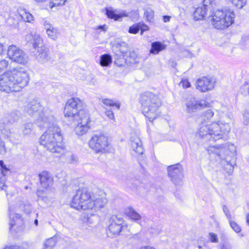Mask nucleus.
Returning <instances> with one entry per match:
<instances>
[{"instance_id": "nucleus-1", "label": "nucleus", "mask_w": 249, "mask_h": 249, "mask_svg": "<svg viewBox=\"0 0 249 249\" xmlns=\"http://www.w3.org/2000/svg\"><path fill=\"white\" fill-rule=\"evenodd\" d=\"M53 122L48 127V129L41 136L40 143L48 151L52 153H65V148L62 144L63 137L60 128Z\"/></svg>"}, {"instance_id": "nucleus-2", "label": "nucleus", "mask_w": 249, "mask_h": 249, "mask_svg": "<svg viewBox=\"0 0 249 249\" xmlns=\"http://www.w3.org/2000/svg\"><path fill=\"white\" fill-rule=\"evenodd\" d=\"M53 122L48 127V129L41 136L40 143L48 151L52 153H65V148L62 144L63 137L60 128Z\"/></svg>"}, {"instance_id": "nucleus-3", "label": "nucleus", "mask_w": 249, "mask_h": 249, "mask_svg": "<svg viewBox=\"0 0 249 249\" xmlns=\"http://www.w3.org/2000/svg\"><path fill=\"white\" fill-rule=\"evenodd\" d=\"M24 111L31 117L37 118L36 123L40 127H48L55 122L51 110L42 107L36 100H32L25 105Z\"/></svg>"}, {"instance_id": "nucleus-4", "label": "nucleus", "mask_w": 249, "mask_h": 249, "mask_svg": "<svg viewBox=\"0 0 249 249\" xmlns=\"http://www.w3.org/2000/svg\"><path fill=\"white\" fill-rule=\"evenodd\" d=\"M226 121L221 120L213 122L210 124H202L198 130V134L200 137L212 138L214 141L222 138L224 134L227 133L231 130L230 124L231 119L228 116L226 117Z\"/></svg>"}, {"instance_id": "nucleus-5", "label": "nucleus", "mask_w": 249, "mask_h": 249, "mask_svg": "<svg viewBox=\"0 0 249 249\" xmlns=\"http://www.w3.org/2000/svg\"><path fill=\"white\" fill-rule=\"evenodd\" d=\"M143 115L150 122L159 115V108L161 103L158 96L151 92L142 93L140 99Z\"/></svg>"}, {"instance_id": "nucleus-6", "label": "nucleus", "mask_w": 249, "mask_h": 249, "mask_svg": "<svg viewBox=\"0 0 249 249\" xmlns=\"http://www.w3.org/2000/svg\"><path fill=\"white\" fill-rule=\"evenodd\" d=\"M211 17L210 21L213 27L222 30L229 27L234 22L235 14L229 8L216 9L212 12Z\"/></svg>"}, {"instance_id": "nucleus-7", "label": "nucleus", "mask_w": 249, "mask_h": 249, "mask_svg": "<svg viewBox=\"0 0 249 249\" xmlns=\"http://www.w3.org/2000/svg\"><path fill=\"white\" fill-rule=\"evenodd\" d=\"M71 205L78 210H91L95 207L94 197L87 189H79L73 196Z\"/></svg>"}, {"instance_id": "nucleus-8", "label": "nucleus", "mask_w": 249, "mask_h": 249, "mask_svg": "<svg viewBox=\"0 0 249 249\" xmlns=\"http://www.w3.org/2000/svg\"><path fill=\"white\" fill-rule=\"evenodd\" d=\"M82 106V102L79 98H72L69 99L64 108V116L70 121L78 120V118L82 116L80 112L86 111L81 109Z\"/></svg>"}, {"instance_id": "nucleus-9", "label": "nucleus", "mask_w": 249, "mask_h": 249, "mask_svg": "<svg viewBox=\"0 0 249 249\" xmlns=\"http://www.w3.org/2000/svg\"><path fill=\"white\" fill-rule=\"evenodd\" d=\"M9 71L10 72L11 76L13 77L12 80L17 92L28 85L29 81V76L27 71L24 68L18 67Z\"/></svg>"}, {"instance_id": "nucleus-10", "label": "nucleus", "mask_w": 249, "mask_h": 249, "mask_svg": "<svg viewBox=\"0 0 249 249\" xmlns=\"http://www.w3.org/2000/svg\"><path fill=\"white\" fill-rule=\"evenodd\" d=\"M89 147L96 153H105L108 151V139L103 134H94L89 141Z\"/></svg>"}, {"instance_id": "nucleus-11", "label": "nucleus", "mask_w": 249, "mask_h": 249, "mask_svg": "<svg viewBox=\"0 0 249 249\" xmlns=\"http://www.w3.org/2000/svg\"><path fill=\"white\" fill-rule=\"evenodd\" d=\"M7 55L12 61L25 65L28 61V56L22 50L15 45H10L7 50Z\"/></svg>"}, {"instance_id": "nucleus-12", "label": "nucleus", "mask_w": 249, "mask_h": 249, "mask_svg": "<svg viewBox=\"0 0 249 249\" xmlns=\"http://www.w3.org/2000/svg\"><path fill=\"white\" fill-rule=\"evenodd\" d=\"M82 115L78 118L79 120H75L77 122V124L75 127V132L78 136H83L86 134L90 128L91 123L89 114L86 111H81Z\"/></svg>"}, {"instance_id": "nucleus-13", "label": "nucleus", "mask_w": 249, "mask_h": 249, "mask_svg": "<svg viewBox=\"0 0 249 249\" xmlns=\"http://www.w3.org/2000/svg\"><path fill=\"white\" fill-rule=\"evenodd\" d=\"M14 208L9 206L10 231L12 233H18L23 230V221L20 214L14 213Z\"/></svg>"}, {"instance_id": "nucleus-14", "label": "nucleus", "mask_w": 249, "mask_h": 249, "mask_svg": "<svg viewBox=\"0 0 249 249\" xmlns=\"http://www.w3.org/2000/svg\"><path fill=\"white\" fill-rule=\"evenodd\" d=\"M169 177L175 185H179L182 183L184 178L183 170L179 163L169 166L167 167Z\"/></svg>"}, {"instance_id": "nucleus-15", "label": "nucleus", "mask_w": 249, "mask_h": 249, "mask_svg": "<svg viewBox=\"0 0 249 249\" xmlns=\"http://www.w3.org/2000/svg\"><path fill=\"white\" fill-rule=\"evenodd\" d=\"M109 223L108 231L114 235H119L121 231L127 227L124 225L123 218L116 215H113L110 218Z\"/></svg>"}, {"instance_id": "nucleus-16", "label": "nucleus", "mask_w": 249, "mask_h": 249, "mask_svg": "<svg viewBox=\"0 0 249 249\" xmlns=\"http://www.w3.org/2000/svg\"><path fill=\"white\" fill-rule=\"evenodd\" d=\"M209 106L210 104L205 100H196L194 97L188 98L186 103V111L191 113Z\"/></svg>"}, {"instance_id": "nucleus-17", "label": "nucleus", "mask_w": 249, "mask_h": 249, "mask_svg": "<svg viewBox=\"0 0 249 249\" xmlns=\"http://www.w3.org/2000/svg\"><path fill=\"white\" fill-rule=\"evenodd\" d=\"M12 78L9 71L0 76V90L7 93L17 92Z\"/></svg>"}, {"instance_id": "nucleus-18", "label": "nucleus", "mask_w": 249, "mask_h": 249, "mask_svg": "<svg viewBox=\"0 0 249 249\" xmlns=\"http://www.w3.org/2000/svg\"><path fill=\"white\" fill-rule=\"evenodd\" d=\"M215 83L214 78L204 76L196 81V86L198 90L205 92L213 89Z\"/></svg>"}, {"instance_id": "nucleus-19", "label": "nucleus", "mask_w": 249, "mask_h": 249, "mask_svg": "<svg viewBox=\"0 0 249 249\" xmlns=\"http://www.w3.org/2000/svg\"><path fill=\"white\" fill-rule=\"evenodd\" d=\"M112 49L117 55L125 54L128 51L127 44L120 39H116L112 43Z\"/></svg>"}, {"instance_id": "nucleus-20", "label": "nucleus", "mask_w": 249, "mask_h": 249, "mask_svg": "<svg viewBox=\"0 0 249 249\" xmlns=\"http://www.w3.org/2000/svg\"><path fill=\"white\" fill-rule=\"evenodd\" d=\"M34 55L36 59L41 63H45L50 59L49 51L45 46L35 50Z\"/></svg>"}, {"instance_id": "nucleus-21", "label": "nucleus", "mask_w": 249, "mask_h": 249, "mask_svg": "<svg viewBox=\"0 0 249 249\" xmlns=\"http://www.w3.org/2000/svg\"><path fill=\"white\" fill-rule=\"evenodd\" d=\"M18 119V115L15 112L4 116L0 121V130L2 133H4L5 127L12 124Z\"/></svg>"}, {"instance_id": "nucleus-22", "label": "nucleus", "mask_w": 249, "mask_h": 249, "mask_svg": "<svg viewBox=\"0 0 249 249\" xmlns=\"http://www.w3.org/2000/svg\"><path fill=\"white\" fill-rule=\"evenodd\" d=\"M41 186L48 189L51 187L53 183V179L52 175L48 171H43L38 175Z\"/></svg>"}, {"instance_id": "nucleus-23", "label": "nucleus", "mask_w": 249, "mask_h": 249, "mask_svg": "<svg viewBox=\"0 0 249 249\" xmlns=\"http://www.w3.org/2000/svg\"><path fill=\"white\" fill-rule=\"evenodd\" d=\"M130 144L133 150L138 155L143 154L144 148L140 138L136 136H132L130 138Z\"/></svg>"}, {"instance_id": "nucleus-24", "label": "nucleus", "mask_w": 249, "mask_h": 249, "mask_svg": "<svg viewBox=\"0 0 249 249\" xmlns=\"http://www.w3.org/2000/svg\"><path fill=\"white\" fill-rule=\"evenodd\" d=\"M37 194L39 200L44 201L47 205H50L53 201L54 195L52 191L38 190Z\"/></svg>"}, {"instance_id": "nucleus-25", "label": "nucleus", "mask_w": 249, "mask_h": 249, "mask_svg": "<svg viewBox=\"0 0 249 249\" xmlns=\"http://www.w3.org/2000/svg\"><path fill=\"white\" fill-rule=\"evenodd\" d=\"M43 25L48 36L53 40H56L58 37V30L50 21L46 20L43 21Z\"/></svg>"}, {"instance_id": "nucleus-26", "label": "nucleus", "mask_w": 249, "mask_h": 249, "mask_svg": "<svg viewBox=\"0 0 249 249\" xmlns=\"http://www.w3.org/2000/svg\"><path fill=\"white\" fill-rule=\"evenodd\" d=\"M106 15L107 17L115 21L119 20L123 17H127L128 15L124 11L118 12L116 10H113L111 9L106 8Z\"/></svg>"}, {"instance_id": "nucleus-27", "label": "nucleus", "mask_w": 249, "mask_h": 249, "mask_svg": "<svg viewBox=\"0 0 249 249\" xmlns=\"http://www.w3.org/2000/svg\"><path fill=\"white\" fill-rule=\"evenodd\" d=\"M125 213L132 220L138 223L142 219L141 215L138 213L132 207H128L125 210Z\"/></svg>"}, {"instance_id": "nucleus-28", "label": "nucleus", "mask_w": 249, "mask_h": 249, "mask_svg": "<svg viewBox=\"0 0 249 249\" xmlns=\"http://www.w3.org/2000/svg\"><path fill=\"white\" fill-rule=\"evenodd\" d=\"M207 9L204 6H200L196 8L194 13V18L195 20H200L204 19L206 15Z\"/></svg>"}, {"instance_id": "nucleus-29", "label": "nucleus", "mask_w": 249, "mask_h": 249, "mask_svg": "<svg viewBox=\"0 0 249 249\" xmlns=\"http://www.w3.org/2000/svg\"><path fill=\"white\" fill-rule=\"evenodd\" d=\"M165 48L166 45L163 43L158 41L154 42L151 44L150 53L153 54H157L160 51L164 50Z\"/></svg>"}, {"instance_id": "nucleus-30", "label": "nucleus", "mask_w": 249, "mask_h": 249, "mask_svg": "<svg viewBox=\"0 0 249 249\" xmlns=\"http://www.w3.org/2000/svg\"><path fill=\"white\" fill-rule=\"evenodd\" d=\"M19 14L22 19L25 22H32L34 20L33 16L25 10H21Z\"/></svg>"}, {"instance_id": "nucleus-31", "label": "nucleus", "mask_w": 249, "mask_h": 249, "mask_svg": "<svg viewBox=\"0 0 249 249\" xmlns=\"http://www.w3.org/2000/svg\"><path fill=\"white\" fill-rule=\"evenodd\" d=\"M112 62L111 55L105 54L100 56V64L102 66L106 67L109 66Z\"/></svg>"}, {"instance_id": "nucleus-32", "label": "nucleus", "mask_w": 249, "mask_h": 249, "mask_svg": "<svg viewBox=\"0 0 249 249\" xmlns=\"http://www.w3.org/2000/svg\"><path fill=\"white\" fill-rule=\"evenodd\" d=\"M32 44L33 47L35 49V50H37L38 48L40 49V47H44L45 46L43 45V40L41 37L39 35H35L34 36V39L33 40Z\"/></svg>"}, {"instance_id": "nucleus-33", "label": "nucleus", "mask_w": 249, "mask_h": 249, "mask_svg": "<svg viewBox=\"0 0 249 249\" xmlns=\"http://www.w3.org/2000/svg\"><path fill=\"white\" fill-rule=\"evenodd\" d=\"M56 243V238H49L45 241L43 249H52L55 246Z\"/></svg>"}, {"instance_id": "nucleus-34", "label": "nucleus", "mask_w": 249, "mask_h": 249, "mask_svg": "<svg viewBox=\"0 0 249 249\" xmlns=\"http://www.w3.org/2000/svg\"><path fill=\"white\" fill-rule=\"evenodd\" d=\"M239 92L245 96H248L249 92V83L245 81L240 87Z\"/></svg>"}, {"instance_id": "nucleus-35", "label": "nucleus", "mask_w": 249, "mask_h": 249, "mask_svg": "<svg viewBox=\"0 0 249 249\" xmlns=\"http://www.w3.org/2000/svg\"><path fill=\"white\" fill-rule=\"evenodd\" d=\"M67 160L68 163L71 164H76L78 161V158L77 156L71 152H67Z\"/></svg>"}, {"instance_id": "nucleus-36", "label": "nucleus", "mask_w": 249, "mask_h": 249, "mask_svg": "<svg viewBox=\"0 0 249 249\" xmlns=\"http://www.w3.org/2000/svg\"><path fill=\"white\" fill-rule=\"evenodd\" d=\"M95 203L94 208H103L105 204L107 203V199L106 198L102 197L96 199L94 198Z\"/></svg>"}, {"instance_id": "nucleus-37", "label": "nucleus", "mask_w": 249, "mask_h": 249, "mask_svg": "<svg viewBox=\"0 0 249 249\" xmlns=\"http://www.w3.org/2000/svg\"><path fill=\"white\" fill-rule=\"evenodd\" d=\"M33 129V124L32 123H26L23 125L22 132L24 135L29 134Z\"/></svg>"}, {"instance_id": "nucleus-38", "label": "nucleus", "mask_w": 249, "mask_h": 249, "mask_svg": "<svg viewBox=\"0 0 249 249\" xmlns=\"http://www.w3.org/2000/svg\"><path fill=\"white\" fill-rule=\"evenodd\" d=\"M230 1L235 7L241 9L245 5H246L247 0H229Z\"/></svg>"}, {"instance_id": "nucleus-39", "label": "nucleus", "mask_w": 249, "mask_h": 249, "mask_svg": "<svg viewBox=\"0 0 249 249\" xmlns=\"http://www.w3.org/2000/svg\"><path fill=\"white\" fill-rule=\"evenodd\" d=\"M102 103L107 106L114 107L115 106L118 109L120 107L119 104L115 103L113 100L108 99H104L102 100Z\"/></svg>"}, {"instance_id": "nucleus-40", "label": "nucleus", "mask_w": 249, "mask_h": 249, "mask_svg": "<svg viewBox=\"0 0 249 249\" xmlns=\"http://www.w3.org/2000/svg\"><path fill=\"white\" fill-rule=\"evenodd\" d=\"M230 225L232 230L236 232L239 233L241 231V227L232 219L229 221Z\"/></svg>"}, {"instance_id": "nucleus-41", "label": "nucleus", "mask_w": 249, "mask_h": 249, "mask_svg": "<svg viewBox=\"0 0 249 249\" xmlns=\"http://www.w3.org/2000/svg\"><path fill=\"white\" fill-rule=\"evenodd\" d=\"M144 16L147 20L151 21L154 17V11L151 9L147 8L144 11Z\"/></svg>"}, {"instance_id": "nucleus-42", "label": "nucleus", "mask_w": 249, "mask_h": 249, "mask_svg": "<svg viewBox=\"0 0 249 249\" xmlns=\"http://www.w3.org/2000/svg\"><path fill=\"white\" fill-rule=\"evenodd\" d=\"M208 238L210 241L212 243H217L218 242V238L216 234L213 232H210L208 234Z\"/></svg>"}, {"instance_id": "nucleus-43", "label": "nucleus", "mask_w": 249, "mask_h": 249, "mask_svg": "<svg viewBox=\"0 0 249 249\" xmlns=\"http://www.w3.org/2000/svg\"><path fill=\"white\" fill-rule=\"evenodd\" d=\"M139 183V181L134 178L128 179L126 183L130 187L135 188Z\"/></svg>"}, {"instance_id": "nucleus-44", "label": "nucleus", "mask_w": 249, "mask_h": 249, "mask_svg": "<svg viewBox=\"0 0 249 249\" xmlns=\"http://www.w3.org/2000/svg\"><path fill=\"white\" fill-rule=\"evenodd\" d=\"M223 211L229 221L232 219L230 210L226 205H223Z\"/></svg>"}, {"instance_id": "nucleus-45", "label": "nucleus", "mask_w": 249, "mask_h": 249, "mask_svg": "<svg viewBox=\"0 0 249 249\" xmlns=\"http://www.w3.org/2000/svg\"><path fill=\"white\" fill-rule=\"evenodd\" d=\"M140 27L138 25H133L129 27L128 32L130 34H136L139 32Z\"/></svg>"}, {"instance_id": "nucleus-46", "label": "nucleus", "mask_w": 249, "mask_h": 249, "mask_svg": "<svg viewBox=\"0 0 249 249\" xmlns=\"http://www.w3.org/2000/svg\"><path fill=\"white\" fill-rule=\"evenodd\" d=\"M8 64V60L3 59L0 61V73L7 67Z\"/></svg>"}, {"instance_id": "nucleus-47", "label": "nucleus", "mask_w": 249, "mask_h": 249, "mask_svg": "<svg viewBox=\"0 0 249 249\" xmlns=\"http://www.w3.org/2000/svg\"><path fill=\"white\" fill-rule=\"evenodd\" d=\"M214 112L212 109H208L204 113V117L208 120H210L213 116Z\"/></svg>"}, {"instance_id": "nucleus-48", "label": "nucleus", "mask_w": 249, "mask_h": 249, "mask_svg": "<svg viewBox=\"0 0 249 249\" xmlns=\"http://www.w3.org/2000/svg\"><path fill=\"white\" fill-rule=\"evenodd\" d=\"M66 0H52V7L54 6H57L63 5L65 4Z\"/></svg>"}, {"instance_id": "nucleus-49", "label": "nucleus", "mask_w": 249, "mask_h": 249, "mask_svg": "<svg viewBox=\"0 0 249 249\" xmlns=\"http://www.w3.org/2000/svg\"><path fill=\"white\" fill-rule=\"evenodd\" d=\"M249 123V111H245L243 114V124L248 125Z\"/></svg>"}, {"instance_id": "nucleus-50", "label": "nucleus", "mask_w": 249, "mask_h": 249, "mask_svg": "<svg viewBox=\"0 0 249 249\" xmlns=\"http://www.w3.org/2000/svg\"><path fill=\"white\" fill-rule=\"evenodd\" d=\"M202 3L203 4L201 6H204L207 9V7L209 6L210 5H213V3H214V0H203Z\"/></svg>"}, {"instance_id": "nucleus-51", "label": "nucleus", "mask_w": 249, "mask_h": 249, "mask_svg": "<svg viewBox=\"0 0 249 249\" xmlns=\"http://www.w3.org/2000/svg\"><path fill=\"white\" fill-rule=\"evenodd\" d=\"M22 209L25 213H30L32 209L30 204H26L23 205Z\"/></svg>"}, {"instance_id": "nucleus-52", "label": "nucleus", "mask_w": 249, "mask_h": 249, "mask_svg": "<svg viewBox=\"0 0 249 249\" xmlns=\"http://www.w3.org/2000/svg\"><path fill=\"white\" fill-rule=\"evenodd\" d=\"M0 172L2 173V176L5 177L9 172V169L5 164H4L3 166L0 167Z\"/></svg>"}, {"instance_id": "nucleus-53", "label": "nucleus", "mask_w": 249, "mask_h": 249, "mask_svg": "<svg viewBox=\"0 0 249 249\" xmlns=\"http://www.w3.org/2000/svg\"><path fill=\"white\" fill-rule=\"evenodd\" d=\"M5 187V177L2 176V173L0 172V188L1 190H4Z\"/></svg>"}, {"instance_id": "nucleus-54", "label": "nucleus", "mask_w": 249, "mask_h": 249, "mask_svg": "<svg viewBox=\"0 0 249 249\" xmlns=\"http://www.w3.org/2000/svg\"><path fill=\"white\" fill-rule=\"evenodd\" d=\"M36 34H33L32 33L28 34L25 37V39L27 42L32 43L34 39V36Z\"/></svg>"}, {"instance_id": "nucleus-55", "label": "nucleus", "mask_w": 249, "mask_h": 249, "mask_svg": "<svg viewBox=\"0 0 249 249\" xmlns=\"http://www.w3.org/2000/svg\"><path fill=\"white\" fill-rule=\"evenodd\" d=\"M180 85H181L184 88H187L190 87L191 85L189 82L186 79L182 80L180 83Z\"/></svg>"}, {"instance_id": "nucleus-56", "label": "nucleus", "mask_w": 249, "mask_h": 249, "mask_svg": "<svg viewBox=\"0 0 249 249\" xmlns=\"http://www.w3.org/2000/svg\"><path fill=\"white\" fill-rule=\"evenodd\" d=\"M81 220L84 223L87 224L90 220V216H89L88 214H84L81 217Z\"/></svg>"}, {"instance_id": "nucleus-57", "label": "nucleus", "mask_w": 249, "mask_h": 249, "mask_svg": "<svg viewBox=\"0 0 249 249\" xmlns=\"http://www.w3.org/2000/svg\"><path fill=\"white\" fill-rule=\"evenodd\" d=\"M106 115L107 116L110 120H114V114L113 112L111 110H107L106 112Z\"/></svg>"}, {"instance_id": "nucleus-58", "label": "nucleus", "mask_w": 249, "mask_h": 249, "mask_svg": "<svg viewBox=\"0 0 249 249\" xmlns=\"http://www.w3.org/2000/svg\"><path fill=\"white\" fill-rule=\"evenodd\" d=\"M208 151L209 152L214 153L216 154L219 155L218 152V149L216 148L215 146H210L208 148Z\"/></svg>"}, {"instance_id": "nucleus-59", "label": "nucleus", "mask_w": 249, "mask_h": 249, "mask_svg": "<svg viewBox=\"0 0 249 249\" xmlns=\"http://www.w3.org/2000/svg\"><path fill=\"white\" fill-rule=\"evenodd\" d=\"M151 232L153 234H159L160 232V229L159 227L156 228H151Z\"/></svg>"}, {"instance_id": "nucleus-60", "label": "nucleus", "mask_w": 249, "mask_h": 249, "mask_svg": "<svg viewBox=\"0 0 249 249\" xmlns=\"http://www.w3.org/2000/svg\"><path fill=\"white\" fill-rule=\"evenodd\" d=\"M9 16V14L7 12L4 11L3 10L0 8V16L3 17L4 18H6L7 17Z\"/></svg>"}, {"instance_id": "nucleus-61", "label": "nucleus", "mask_w": 249, "mask_h": 249, "mask_svg": "<svg viewBox=\"0 0 249 249\" xmlns=\"http://www.w3.org/2000/svg\"><path fill=\"white\" fill-rule=\"evenodd\" d=\"M4 249H21V248L18 246H12L10 247H6Z\"/></svg>"}, {"instance_id": "nucleus-62", "label": "nucleus", "mask_w": 249, "mask_h": 249, "mask_svg": "<svg viewBox=\"0 0 249 249\" xmlns=\"http://www.w3.org/2000/svg\"><path fill=\"white\" fill-rule=\"evenodd\" d=\"M106 29L107 27L106 25L99 26L96 28V29H100L104 32H106L107 31Z\"/></svg>"}, {"instance_id": "nucleus-63", "label": "nucleus", "mask_w": 249, "mask_h": 249, "mask_svg": "<svg viewBox=\"0 0 249 249\" xmlns=\"http://www.w3.org/2000/svg\"><path fill=\"white\" fill-rule=\"evenodd\" d=\"M4 53V45L0 43V56H1Z\"/></svg>"}, {"instance_id": "nucleus-64", "label": "nucleus", "mask_w": 249, "mask_h": 249, "mask_svg": "<svg viewBox=\"0 0 249 249\" xmlns=\"http://www.w3.org/2000/svg\"><path fill=\"white\" fill-rule=\"evenodd\" d=\"M171 18V17L169 16H163V20L164 22H167L170 21Z\"/></svg>"}]
</instances>
